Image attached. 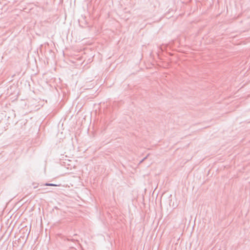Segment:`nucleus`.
Masks as SVG:
<instances>
[{
	"instance_id": "obj_1",
	"label": "nucleus",
	"mask_w": 250,
	"mask_h": 250,
	"mask_svg": "<svg viewBox=\"0 0 250 250\" xmlns=\"http://www.w3.org/2000/svg\"><path fill=\"white\" fill-rule=\"evenodd\" d=\"M49 185V186H53V185H52V184H50V185Z\"/></svg>"
}]
</instances>
